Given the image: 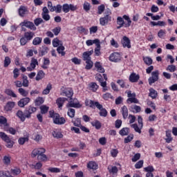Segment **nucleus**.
<instances>
[{
  "instance_id": "58",
  "label": "nucleus",
  "mask_w": 177,
  "mask_h": 177,
  "mask_svg": "<svg viewBox=\"0 0 177 177\" xmlns=\"http://www.w3.org/2000/svg\"><path fill=\"white\" fill-rule=\"evenodd\" d=\"M146 16H149L151 17L153 20H160L161 19V17L160 15H153V14L148 12L146 14Z\"/></svg>"
},
{
  "instance_id": "30",
  "label": "nucleus",
  "mask_w": 177,
  "mask_h": 177,
  "mask_svg": "<svg viewBox=\"0 0 177 177\" xmlns=\"http://www.w3.org/2000/svg\"><path fill=\"white\" fill-rule=\"evenodd\" d=\"M3 130L6 131V132H9L11 135H16V129L13 127H9V124L6 127H3Z\"/></svg>"
},
{
  "instance_id": "63",
  "label": "nucleus",
  "mask_w": 177,
  "mask_h": 177,
  "mask_svg": "<svg viewBox=\"0 0 177 177\" xmlns=\"http://www.w3.org/2000/svg\"><path fill=\"white\" fill-rule=\"evenodd\" d=\"M72 122L75 125V127H81V119L76 118L74 120H72Z\"/></svg>"
},
{
  "instance_id": "9",
  "label": "nucleus",
  "mask_w": 177,
  "mask_h": 177,
  "mask_svg": "<svg viewBox=\"0 0 177 177\" xmlns=\"http://www.w3.org/2000/svg\"><path fill=\"white\" fill-rule=\"evenodd\" d=\"M96 80L99 81L101 86L103 88V91L106 92L107 91V82L106 81L104 82L103 80V76L102 75L97 73L95 76Z\"/></svg>"
},
{
  "instance_id": "64",
  "label": "nucleus",
  "mask_w": 177,
  "mask_h": 177,
  "mask_svg": "<svg viewBox=\"0 0 177 177\" xmlns=\"http://www.w3.org/2000/svg\"><path fill=\"white\" fill-rule=\"evenodd\" d=\"M0 138L3 140V142H6V140H8L10 138L4 132H0Z\"/></svg>"
},
{
  "instance_id": "53",
  "label": "nucleus",
  "mask_w": 177,
  "mask_h": 177,
  "mask_svg": "<svg viewBox=\"0 0 177 177\" xmlns=\"http://www.w3.org/2000/svg\"><path fill=\"white\" fill-rule=\"evenodd\" d=\"M67 115L70 118H74L75 117V109H69L67 112Z\"/></svg>"
},
{
  "instance_id": "26",
  "label": "nucleus",
  "mask_w": 177,
  "mask_h": 177,
  "mask_svg": "<svg viewBox=\"0 0 177 177\" xmlns=\"http://www.w3.org/2000/svg\"><path fill=\"white\" fill-rule=\"evenodd\" d=\"M67 100V98L66 97H59L57 100L56 103L59 107V109H61V107H63V104H64V102Z\"/></svg>"
},
{
  "instance_id": "61",
  "label": "nucleus",
  "mask_w": 177,
  "mask_h": 177,
  "mask_svg": "<svg viewBox=\"0 0 177 177\" xmlns=\"http://www.w3.org/2000/svg\"><path fill=\"white\" fill-rule=\"evenodd\" d=\"M95 56H100V43L96 46V48H95Z\"/></svg>"
},
{
  "instance_id": "15",
  "label": "nucleus",
  "mask_w": 177,
  "mask_h": 177,
  "mask_svg": "<svg viewBox=\"0 0 177 177\" xmlns=\"http://www.w3.org/2000/svg\"><path fill=\"white\" fill-rule=\"evenodd\" d=\"M93 55V49L89 50V51H85L82 54V59L84 62H86L88 60H92V56Z\"/></svg>"
},
{
  "instance_id": "50",
  "label": "nucleus",
  "mask_w": 177,
  "mask_h": 177,
  "mask_svg": "<svg viewBox=\"0 0 177 177\" xmlns=\"http://www.w3.org/2000/svg\"><path fill=\"white\" fill-rule=\"evenodd\" d=\"M91 3L88 1H84V3H83L84 10H85V12H89V10H91Z\"/></svg>"
},
{
  "instance_id": "6",
  "label": "nucleus",
  "mask_w": 177,
  "mask_h": 177,
  "mask_svg": "<svg viewBox=\"0 0 177 177\" xmlns=\"http://www.w3.org/2000/svg\"><path fill=\"white\" fill-rule=\"evenodd\" d=\"M160 75V72L156 70L151 73V76L148 79L149 85H153L154 82L158 81V76Z\"/></svg>"
},
{
  "instance_id": "2",
  "label": "nucleus",
  "mask_w": 177,
  "mask_h": 177,
  "mask_svg": "<svg viewBox=\"0 0 177 177\" xmlns=\"http://www.w3.org/2000/svg\"><path fill=\"white\" fill-rule=\"evenodd\" d=\"M45 149L44 148H36L32 151L30 154L32 158H35L37 156V160L39 161H48V156L45 155Z\"/></svg>"
},
{
  "instance_id": "20",
  "label": "nucleus",
  "mask_w": 177,
  "mask_h": 177,
  "mask_svg": "<svg viewBox=\"0 0 177 177\" xmlns=\"http://www.w3.org/2000/svg\"><path fill=\"white\" fill-rule=\"evenodd\" d=\"M100 44V40H99V39H88L86 41V45L87 46H92V45L95 44V46H97V45H99Z\"/></svg>"
},
{
  "instance_id": "46",
  "label": "nucleus",
  "mask_w": 177,
  "mask_h": 177,
  "mask_svg": "<svg viewBox=\"0 0 177 177\" xmlns=\"http://www.w3.org/2000/svg\"><path fill=\"white\" fill-rule=\"evenodd\" d=\"M6 147H8V149H12L13 147V145H15V142L10 139H8L7 140L5 141Z\"/></svg>"
},
{
  "instance_id": "22",
  "label": "nucleus",
  "mask_w": 177,
  "mask_h": 177,
  "mask_svg": "<svg viewBox=\"0 0 177 177\" xmlns=\"http://www.w3.org/2000/svg\"><path fill=\"white\" fill-rule=\"evenodd\" d=\"M61 95L62 96H66V97L71 98V97H73V95H74V92L73 91V89L68 88L64 93H62Z\"/></svg>"
},
{
  "instance_id": "54",
  "label": "nucleus",
  "mask_w": 177,
  "mask_h": 177,
  "mask_svg": "<svg viewBox=\"0 0 177 177\" xmlns=\"http://www.w3.org/2000/svg\"><path fill=\"white\" fill-rule=\"evenodd\" d=\"M30 167L32 169H41L42 168V163L38 162L35 165H30Z\"/></svg>"
},
{
  "instance_id": "12",
  "label": "nucleus",
  "mask_w": 177,
  "mask_h": 177,
  "mask_svg": "<svg viewBox=\"0 0 177 177\" xmlns=\"http://www.w3.org/2000/svg\"><path fill=\"white\" fill-rule=\"evenodd\" d=\"M127 96L129 99H127V103H138V99H136V94L135 93L128 91Z\"/></svg>"
},
{
  "instance_id": "18",
  "label": "nucleus",
  "mask_w": 177,
  "mask_h": 177,
  "mask_svg": "<svg viewBox=\"0 0 177 177\" xmlns=\"http://www.w3.org/2000/svg\"><path fill=\"white\" fill-rule=\"evenodd\" d=\"M30 97L22 98L18 102V106L19 107H24V106H27L30 103Z\"/></svg>"
},
{
  "instance_id": "17",
  "label": "nucleus",
  "mask_w": 177,
  "mask_h": 177,
  "mask_svg": "<svg viewBox=\"0 0 177 177\" xmlns=\"http://www.w3.org/2000/svg\"><path fill=\"white\" fill-rule=\"evenodd\" d=\"M37 66H38V60L35 58H32L30 66L27 67V71H34Z\"/></svg>"
},
{
  "instance_id": "57",
  "label": "nucleus",
  "mask_w": 177,
  "mask_h": 177,
  "mask_svg": "<svg viewBox=\"0 0 177 177\" xmlns=\"http://www.w3.org/2000/svg\"><path fill=\"white\" fill-rule=\"evenodd\" d=\"M104 9H106V6L104 4H102L97 7V14L98 15H102L103 12H104Z\"/></svg>"
},
{
  "instance_id": "39",
  "label": "nucleus",
  "mask_w": 177,
  "mask_h": 177,
  "mask_svg": "<svg viewBox=\"0 0 177 177\" xmlns=\"http://www.w3.org/2000/svg\"><path fill=\"white\" fill-rule=\"evenodd\" d=\"M87 167L89 169H97V164L95 162L91 161L88 163Z\"/></svg>"
},
{
  "instance_id": "19",
  "label": "nucleus",
  "mask_w": 177,
  "mask_h": 177,
  "mask_svg": "<svg viewBox=\"0 0 177 177\" xmlns=\"http://www.w3.org/2000/svg\"><path fill=\"white\" fill-rule=\"evenodd\" d=\"M35 111H37V108L34 107V106H29L28 108V110L26 111L25 114L26 116V118H30L31 117V114H32L33 113H35Z\"/></svg>"
},
{
  "instance_id": "10",
  "label": "nucleus",
  "mask_w": 177,
  "mask_h": 177,
  "mask_svg": "<svg viewBox=\"0 0 177 177\" xmlns=\"http://www.w3.org/2000/svg\"><path fill=\"white\" fill-rule=\"evenodd\" d=\"M121 54L119 53H113L109 56L110 62H113L114 63H118V62H121Z\"/></svg>"
},
{
  "instance_id": "49",
  "label": "nucleus",
  "mask_w": 177,
  "mask_h": 177,
  "mask_svg": "<svg viewBox=\"0 0 177 177\" xmlns=\"http://www.w3.org/2000/svg\"><path fill=\"white\" fill-rule=\"evenodd\" d=\"M64 49H65V48L63 46V44H62V45L58 46V48H57V52L59 55L64 56L66 55V53L64 52Z\"/></svg>"
},
{
  "instance_id": "34",
  "label": "nucleus",
  "mask_w": 177,
  "mask_h": 177,
  "mask_svg": "<svg viewBox=\"0 0 177 177\" xmlns=\"http://www.w3.org/2000/svg\"><path fill=\"white\" fill-rule=\"evenodd\" d=\"M53 46L54 48H57V46H60L62 45H63V43L62 42V41H60L58 38H55L53 39Z\"/></svg>"
},
{
  "instance_id": "45",
  "label": "nucleus",
  "mask_w": 177,
  "mask_h": 177,
  "mask_svg": "<svg viewBox=\"0 0 177 177\" xmlns=\"http://www.w3.org/2000/svg\"><path fill=\"white\" fill-rule=\"evenodd\" d=\"M91 125L95 127V129H100L102 128V123L99 120L92 122Z\"/></svg>"
},
{
  "instance_id": "41",
  "label": "nucleus",
  "mask_w": 177,
  "mask_h": 177,
  "mask_svg": "<svg viewBox=\"0 0 177 177\" xmlns=\"http://www.w3.org/2000/svg\"><path fill=\"white\" fill-rule=\"evenodd\" d=\"M167 35V30L160 29L158 32V37L161 39H164Z\"/></svg>"
},
{
  "instance_id": "60",
  "label": "nucleus",
  "mask_w": 177,
  "mask_h": 177,
  "mask_svg": "<svg viewBox=\"0 0 177 177\" xmlns=\"http://www.w3.org/2000/svg\"><path fill=\"white\" fill-rule=\"evenodd\" d=\"M140 106H138V105H134L133 106H131V111L133 113H140Z\"/></svg>"
},
{
  "instance_id": "8",
  "label": "nucleus",
  "mask_w": 177,
  "mask_h": 177,
  "mask_svg": "<svg viewBox=\"0 0 177 177\" xmlns=\"http://www.w3.org/2000/svg\"><path fill=\"white\" fill-rule=\"evenodd\" d=\"M66 107H74L75 109H80L82 107V105L80 104V101L77 99L71 100L66 104Z\"/></svg>"
},
{
  "instance_id": "42",
  "label": "nucleus",
  "mask_w": 177,
  "mask_h": 177,
  "mask_svg": "<svg viewBox=\"0 0 177 177\" xmlns=\"http://www.w3.org/2000/svg\"><path fill=\"white\" fill-rule=\"evenodd\" d=\"M44 102H45V100H44V97H38L35 100V106H41V104H44Z\"/></svg>"
},
{
  "instance_id": "24",
  "label": "nucleus",
  "mask_w": 177,
  "mask_h": 177,
  "mask_svg": "<svg viewBox=\"0 0 177 177\" xmlns=\"http://www.w3.org/2000/svg\"><path fill=\"white\" fill-rule=\"evenodd\" d=\"M35 36V33L31 31H29L24 33V37H25L28 41H31V39H32V38H34Z\"/></svg>"
},
{
  "instance_id": "21",
  "label": "nucleus",
  "mask_w": 177,
  "mask_h": 177,
  "mask_svg": "<svg viewBox=\"0 0 177 177\" xmlns=\"http://www.w3.org/2000/svg\"><path fill=\"white\" fill-rule=\"evenodd\" d=\"M139 78H140V76H139V75L133 73L129 76V81L130 82H138V81H139Z\"/></svg>"
},
{
  "instance_id": "29",
  "label": "nucleus",
  "mask_w": 177,
  "mask_h": 177,
  "mask_svg": "<svg viewBox=\"0 0 177 177\" xmlns=\"http://www.w3.org/2000/svg\"><path fill=\"white\" fill-rule=\"evenodd\" d=\"M48 52H49V48H48V46H43L39 50V55L41 56H45V55H46V53H48Z\"/></svg>"
},
{
  "instance_id": "1",
  "label": "nucleus",
  "mask_w": 177,
  "mask_h": 177,
  "mask_svg": "<svg viewBox=\"0 0 177 177\" xmlns=\"http://www.w3.org/2000/svg\"><path fill=\"white\" fill-rule=\"evenodd\" d=\"M85 105L91 107V109H98V110H100L99 114L100 117H107V110L103 108V105L100 104L99 102L86 99L85 100Z\"/></svg>"
},
{
  "instance_id": "52",
  "label": "nucleus",
  "mask_w": 177,
  "mask_h": 177,
  "mask_svg": "<svg viewBox=\"0 0 177 177\" xmlns=\"http://www.w3.org/2000/svg\"><path fill=\"white\" fill-rule=\"evenodd\" d=\"M21 170H20V169L18 167H14L10 170V173L12 174V175H19L21 174Z\"/></svg>"
},
{
  "instance_id": "44",
  "label": "nucleus",
  "mask_w": 177,
  "mask_h": 177,
  "mask_svg": "<svg viewBox=\"0 0 177 177\" xmlns=\"http://www.w3.org/2000/svg\"><path fill=\"white\" fill-rule=\"evenodd\" d=\"M42 43V37H35L32 41V44L35 46L41 45Z\"/></svg>"
},
{
  "instance_id": "47",
  "label": "nucleus",
  "mask_w": 177,
  "mask_h": 177,
  "mask_svg": "<svg viewBox=\"0 0 177 177\" xmlns=\"http://www.w3.org/2000/svg\"><path fill=\"white\" fill-rule=\"evenodd\" d=\"M86 62V70H91L93 67V62H92V59H89Z\"/></svg>"
},
{
  "instance_id": "32",
  "label": "nucleus",
  "mask_w": 177,
  "mask_h": 177,
  "mask_svg": "<svg viewBox=\"0 0 177 177\" xmlns=\"http://www.w3.org/2000/svg\"><path fill=\"white\" fill-rule=\"evenodd\" d=\"M131 127L138 133H142V128H143V127H141L140 125L138 126L137 124H133L131 125Z\"/></svg>"
},
{
  "instance_id": "59",
  "label": "nucleus",
  "mask_w": 177,
  "mask_h": 177,
  "mask_svg": "<svg viewBox=\"0 0 177 177\" xmlns=\"http://www.w3.org/2000/svg\"><path fill=\"white\" fill-rule=\"evenodd\" d=\"M143 164H144L143 160H139L135 164L134 167L136 169H140V168L143 167Z\"/></svg>"
},
{
  "instance_id": "56",
  "label": "nucleus",
  "mask_w": 177,
  "mask_h": 177,
  "mask_svg": "<svg viewBox=\"0 0 177 177\" xmlns=\"http://www.w3.org/2000/svg\"><path fill=\"white\" fill-rule=\"evenodd\" d=\"M5 93L8 96H12V97H17V95H16V93H15V92H13V91L10 90V89H6L5 91Z\"/></svg>"
},
{
  "instance_id": "43",
  "label": "nucleus",
  "mask_w": 177,
  "mask_h": 177,
  "mask_svg": "<svg viewBox=\"0 0 177 177\" xmlns=\"http://www.w3.org/2000/svg\"><path fill=\"white\" fill-rule=\"evenodd\" d=\"M143 61L147 66H151L153 64V59L150 57H143Z\"/></svg>"
},
{
  "instance_id": "40",
  "label": "nucleus",
  "mask_w": 177,
  "mask_h": 177,
  "mask_svg": "<svg viewBox=\"0 0 177 177\" xmlns=\"http://www.w3.org/2000/svg\"><path fill=\"white\" fill-rule=\"evenodd\" d=\"M52 135H53V138H56L57 139H60V138H63V134H62V132H60L57 130L53 131L52 133Z\"/></svg>"
},
{
  "instance_id": "55",
  "label": "nucleus",
  "mask_w": 177,
  "mask_h": 177,
  "mask_svg": "<svg viewBox=\"0 0 177 177\" xmlns=\"http://www.w3.org/2000/svg\"><path fill=\"white\" fill-rule=\"evenodd\" d=\"M40 110L41 114H46L49 110V106H47L46 105H42L40 106Z\"/></svg>"
},
{
  "instance_id": "31",
  "label": "nucleus",
  "mask_w": 177,
  "mask_h": 177,
  "mask_svg": "<svg viewBox=\"0 0 177 177\" xmlns=\"http://www.w3.org/2000/svg\"><path fill=\"white\" fill-rule=\"evenodd\" d=\"M52 91V84L49 83L47 84L46 88H44L42 91V95H49Z\"/></svg>"
},
{
  "instance_id": "3",
  "label": "nucleus",
  "mask_w": 177,
  "mask_h": 177,
  "mask_svg": "<svg viewBox=\"0 0 177 177\" xmlns=\"http://www.w3.org/2000/svg\"><path fill=\"white\" fill-rule=\"evenodd\" d=\"M132 23V21H131V18H129V16L124 15L123 18L121 17H118L117 18V24L118 26H117L118 30H120L122 27H131V24Z\"/></svg>"
},
{
  "instance_id": "36",
  "label": "nucleus",
  "mask_w": 177,
  "mask_h": 177,
  "mask_svg": "<svg viewBox=\"0 0 177 177\" xmlns=\"http://www.w3.org/2000/svg\"><path fill=\"white\" fill-rule=\"evenodd\" d=\"M166 143H171L173 140L172 136L171 134V131H166V138L165 139Z\"/></svg>"
},
{
  "instance_id": "7",
  "label": "nucleus",
  "mask_w": 177,
  "mask_h": 177,
  "mask_svg": "<svg viewBox=\"0 0 177 177\" xmlns=\"http://www.w3.org/2000/svg\"><path fill=\"white\" fill-rule=\"evenodd\" d=\"M111 12H109L108 15H106L104 17L100 19V24L101 26H106L110 21H111Z\"/></svg>"
},
{
  "instance_id": "11",
  "label": "nucleus",
  "mask_w": 177,
  "mask_h": 177,
  "mask_svg": "<svg viewBox=\"0 0 177 177\" xmlns=\"http://www.w3.org/2000/svg\"><path fill=\"white\" fill-rule=\"evenodd\" d=\"M20 26L22 27H26V28H29V30H32V31H35L37 30V27L34 25V23L28 21H24L21 23Z\"/></svg>"
},
{
  "instance_id": "13",
  "label": "nucleus",
  "mask_w": 177,
  "mask_h": 177,
  "mask_svg": "<svg viewBox=\"0 0 177 177\" xmlns=\"http://www.w3.org/2000/svg\"><path fill=\"white\" fill-rule=\"evenodd\" d=\"M54 124H56L57 125H63L64 124H66V119L63 117H60V115H55L54 119H53Z\"/></svg>"
},
{
  "instance_id": "25",
  "label": "nucleus",
  "mask_w": 177,
  "mask_h": 177,
  "mask_svg": "<svg viewBox=\"0 0 177 177\" xmlns=\"http://www.w3.org/2000/svg\"><path fill=\"white\" fill-rule=\"evenodd\" d=\"M119 134L121 136H127L129 135V128L123 127L121 130H120Z\"/></svg>"
},
{
  "instance_id": "4",
  "label": "nucleus",
  "mask_w": 177,
  "mask_h": 177,
  "mask_svg": "<svg viewBox=\"0 0 177 177\" xmlns=\"http://www.w3.org/2000/svg\"><path fill=\"white\" fill-rule=\"evenodd\" d=\"M47 6L50 10V12H55V13H62V6L60 4H57V6H53L52 1H48L47 2Z\"/></svg>"
},
{
  "instance_id": "27",
  "label": "nucleus",
  "mask_w": 177,
  "mask_h": 177,
  "mask_svg": "<svg viewBox=\"0 0 177 177\" xmlns=\"http://www.w3.org/2000/svg\"><path fill=\"white\" fill-rule=\"evenodd\" d=\"M0 125L3 129V128L8 125V120H6V118L3 116H0Z\"/></svg>"
},
{
  "instance_id": "62",
  "label": "nucleus",
  "mask_w": 177,
  "mask_h": 177,
  "mask_svg": "<svg viewBox=\"0 0 177 177\" xmlns=\"http://www.w3.org/2000/svg\"><path fill=\"white\" fill-rule=\"evenodd\" d=\"M28 140V137H22L19 138L18 143H19L20 145H24V143H26V142H27Z\"/></svg>"
},
{
  "instance_id": "48",
  "label": "nucleus",
  "mask_w": 177,
  "mask_h": 177,
  "mask_svg": "<svg viewBox=\"0 0 177 177\" xmlns=\"http://www.w3.org/2000/svg\"><path fill=\"white\" fill-rule=\"evenodd\" d=\"M89 88L93 92H96L99 88V86L96 83L92 82L89 84Z\"/></svg>"
},
{
  "instance_id": "37",
  "label": "nucleus",
  "mask_w": 177,
  "mask_h": 177,
  "mask_svg": "<svg viewBox=\"0 0 177 177\" xmlns=\"http://www.w3.org/2000/svg\"><path fill=\"white\" fill-rule=\"evenodd\" d=\"M95 67L97 68L98 73H104V68L102 66V64H100V62H95Z\"/></svg>"
},
{
  "instance_id": "14",
  "label": "nucleus",
  "mask_w": 177,
  "mask_h": 177,
  "mask_svg": "<svg viewBox=\"0 0 177 177\" xmlns=\"http://www.w3.org/2000/svg\"><path fill=\"white\" fill-rule=\"evenodd\" d=\"M18 13L20 17H24L26 15H28V8L26 6H21L18 9Z\"/></svg>"
},
{
  "instance_id": "51",
  "label": "nucleus",
  "mask_w": 177,
  "mask_h": 177,
  "mask_svg": "<svg viewBox=\"0 0 177 177\" xmlns=\"http://www.w3.org/2000/svg\"><path fill=\"white\" fill-rule=\"evenodd\" d=\"M157 91L156 90H154L153 88H150L149 89V96L150 97H151L152 99H156V97H157Z\"/></svg>"
},
{
  "instance_id": "5",
  "label": "nucleus",
  "mask_w": 177,
  "mask_h": 177,
  "mask_svg": "<svg viewBox=\"0 0 177 177\" xmlns=\"http://www.w3.org/2000/svg\"><path fill=\"white\" fill-rule=\"evenodd\" d=\"M77 9V6H75L74 4L64 3L62 5V11L64 13H68L70 10H71V12H75Z\"/></svg>"
},
{
  "instance_id": "28",
  "label": "nucleus",
  "mask_w": 177,
  "mask_h": 177,
  "mask_svg": "<svg viewBox=\"0 0 177 177\" xmlns=\"http://www.w3.org/2000/svg\"><path fill=\"white\" fill-rule=\"evenodd\" d=\"M12 159V157H10V155H6L3 158V162L4 165H10V160Z\"/></svg>"
},
{
  "instance_id": "16",
  "label": "nucleus",
  "mask_w": 177,
  "mask_h": 177,
  "mask_svg": "<svg viewBox=\"0 0 177 177\" xmlns=\"http://www.w3.org/2000/svg\"><path fill=\"white\" fill-rule=\"evenodd\" d=\"M122 44L123 48H127L128 49H131L132 46L131 45V40L129 38L127 37V36H124L122 39Z\"/></svg>"
},
{
  "instance_id": "38",
  "label": "nucleus",
  "mask_w": 177,
  "mask_h": 177,
  "mask_svg": "<svg viewBox=\"0 0 177 177\" xmlns=\"http://www.w3.org/2000/svg\"><path fill=\"white\" fill-rule=\"evenodd\" d=\"M17 116L21 120V121H26V118H27V116H26V113H23L21 111H18L17 112Z\"/></svg>"
},
{
  "instance_id": "35",
  "label": "nucleus",
  "mask_w": 177,
  "mask_h": 177,
  "mask_svg": "<svg viewBox=\"0 0 177 177\" xmlns=\"http://www.w3.org/2000/svg\"><path fill=\"white\" fill-rule=\"evenodd\" d=\"M13 107H15V102H8L5 106V110L6 111H10Z\"/></svg>"
},
{
  "instance_id": "23",
  "label": "nucleus",
  "mask_w": 177,
  "mask_h": 177,
  "mask_svg": "<svg viewBox=\"0 0 177 177\" xmlns=\"http://www.w3.org/2000/svg\"><path fill=\"white\" fill-rule=\"evenodd\" d=\"M120 112L122 113V115L124 120H127L128 118V108L127 107V106H123L121 108Z\"/></svg>"
},
{
  "instance_id": "33",
  "label": "nucleus",
  "mask_w": 177,
  "mask_h": 177,
  "mask_svg": "<svg viewBox=\"0 0 177 177\" xmlns=\"http://www.w3.org/2000/svg\"><path fill=\"white\" fill-rule=\"evenodd\" d=\"M45 77V73L43 71H39L36 75L35 80L36 81H41L43 78Z\"/></svg>"
}]
</instances>
